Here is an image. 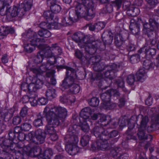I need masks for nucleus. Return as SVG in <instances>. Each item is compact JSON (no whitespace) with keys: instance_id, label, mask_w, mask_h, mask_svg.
Returning a JSON list of instances; mask_svg holds the SVG:
<instances>
[{"instance_id":"obj_1","label":"nucleus","mask_w":159,"mask_h":159,"mask_svg":"<svg viewBox=\"0 0 159 159\" xmlns=\"http://www.w3.org/2000/svg\"><path fill=\"white\" fill-rule=\"evenodd\" d=\"M81 2L76 5L75 11H70V18L74 22H76L81 17L89 20L95 16L94 4L93 0H80Z\"/></svg>"},{"instance_id":"obj_2","label":"nucleus","mask_w":159,"mask_h":159,"mask_svg":"<svg viewBox=\"0 0 159 159\" xmlns=\"http://www.w3.org/2000/svg\"><path fill=\"white\" fill-rule=\"evenodd\" d=\"M67 111L64 107H52L48 105L44 109L43 115L46 118L48 124L57 126L66 117Z\"/></svg>"},{"instance_id":"obj_3","label":"nucleus","mask_w":159,"mask_h":159,"mask_svg":"<svg viewBox=\"0 0 159 159\" xmlns=\"http://www.w3.org/2000/svg\"><path fill=\"white\" fill-rule=\"evenodd\" d=\"M77 127L76 125L70 126L65 138V141L67 142L65 146V150L70 155H75L77 152L76 144L79 140L76 130Z\"/></svg>"},{"instance_id":"obj_4","label":"nucleus","mask_w":159,"mask_h":159,"mask_svg":"<svg viewBox=\"0 0 159 159\" xmlns=\"http://www.w3.org/2000/svg\"><path fill=\"white\" fill-rule=\"evenodd\" d=\"M92 132L96 137L99 138L96 141L95 149L104 150L107 146V142L103 141L106 139V137L108 134L107 129L102 126H95L93 129Z\"/></svg>"},{"instance_id":"obj_5","label":"nucleus","mask_w":159,"mask_h":159,"mask_svg":"<svg viewBox=\"0 0 159 159\" xmlns=\"http://www.w3.org/2000/svg\"><path fill=\"white\" fill-rule=\"evenodd\" d=\"M141 119L140 124L138 125L137 135L139 138L141 140L149 139V141H151L152 136L146 133L147 124L149 121L148 117L147 116L141 115Z\"/></svg>"},{"instance_id":"obj_6","label":"nucleus","mask_w":159,"mask_h":159,"mask_svg":"<svg viewBox=\"0 0 159 159\" xmlns=\"http://www.w3.org/2000/svg\"><path fill=\"white\" fill-rule=\"evenodd\" d=\"M66 74L68 76L63 80L61 86L65 89H70L74 83L75 76V71L72 68L67 67Z\"/></svg>"},{"instance_id":"obj_7","label":"nucleus","mask_w":159,"mask_h":159,"mask_svg":"<svg viewBox=\"0 0 159 159\" xmlns=\"http://www.w3.org/2000/svg\"><path fill=\"white\" fill-rule=\"evenodd\" d=\"M149 23L145 22L143 23V33L149 37L151 34H152L157 29L159 24L152 19L149 20Z\"/></svg>"},{"instance_id":"obj_8","label":"nucleus","mask_w":159,"mask_h":159,"mask_svg":"<svg viewBox=\"0 0 159 159\" xmlns=\"http://www.w3.org/2000/svg\"><path fill=\"white\" fill-rule=\"evenodd\" d=\"M56 60L54 59V62L48 60L46 64H42L39 67L31 68L30 70L36 75H41L43 73L50 70L53 65L56 62Z\"/></svg>"},{"instance_id":"obj_9","label":"nucleus","mask_w":159,"mask_h":159,"mask_svg":"<svg viewBox=\"0 0 159 159\" xmlns=\"http://www.w3.org/2000/svg\"><path fill=\"white\" fill-rule=\"evenodd\" d=\"M104 43L98 41L93 42L91 43H89L87 44L85 47V49L86 54L85 56H91L94 54L96 52L97 48L102 49L100 46Z\"/></svg>"},{"instance_id":"obj_10","label":"nucleus","mask_w":159,"mask_h":159,"mask_svg":"<svg viewBox=\"0 0 159 159\" xmlns=\"http://www.w3.org/2000/svg\"><path fill=\"white\" fill-rule=\"evenodd\" d=\"M22 2L17 7L18 16L21 17L26 11L31 8L32 4V0H21Z\"/></svg>"},{"instance_id":"obj_11","label":"nucleus","mask_w":159,"mask_h":159,"mask_svg":"<svg viewBox=\"0 0 159 159\" xmlns=\"http://www.w3.org/2000/svg\"><path fill=\"white\" fill-rule=\"evenodd\" d=\"M59 46L57 43L52 44L51 47L47 44H39L38 46L39 49H41L43 50L46 51L44 52L45 55L48 57H51L53 56V54L52 51H53L55 53H57V47Z\"/></svg>"},{"instance_id":"obj_12","label":"nucleus","mask_w":159,"mask_h":159,"mask_svg":"<svg viewBox=\"0 0 159 159\" xmlns=\"http://www.w3.org/2000/svg\"><path fill=\"white\" fill-rule=\"evenodd\" d=\"M139 53L145 54V57L147 59H151L155 55L156 49L154 47H149L147 45L140 48L138 51Z\"/></svg>"},{"instance_id":"obj_13","label":"nucleus","mask_w":159,"mask_h":159,"mask_svg":"<svg viewBox=\"0 0 159 159\" xmlns=\"http://www.w3.org/2000/svg\"><path fill=\"white\" fill-rule=\"evenodd\" d=\"M27 32L24 33L22 34V36L23 37L28 39V42L27 43H25L24 42V50L28 53H31L35 49V46H37L36 42L34 41V39L33 38H28L26 34Z\"/></svg>"},{"instance_id":"obj_14","label":"nucleus","mask_w":159,"mask_h":159,"mask_svg":"<svg viewBox=\"0 0 159 159\" xmlns=\"http://www.w3.org/2000/svg\"><path fill=\"white\" fill-rule=\"evenodd\" d=\"M119 67V66H118L115 64L107 66L106 69L107 71L104 74V76L111 80L115 77V73L118 70V68Z\"/></svg>"},{"instance_id":"obj_15","label":"nucleus","mask_w":159,"mask_h":159,"mask_svg":"<svg viewBox=\"0 0 159 159\" xmlns=\"http://www.w3.org/2000/svg\"><path fill=\"white\" fill-rule=\"evenodd\" d=\"M46 133L41 129H39L35 131V140H33V142L36 144L43 143L46 138Z\"/></svg>"},{"instance_id":"obj_16","label":"nucleus","mask_w":159,"mask_h":159,"mask_svg":"<svg viewBox=\"0 0 159 159\" xmlns=\"http://www.w3.org/2000/svg\"><path fill=\"white\" fill-rule=\"evenodd\" d=\"M9 148L11 151H13L16 153H20V154H23L28 152L26 150L27 148L26 147H24V145H21L20 143H12L9 146Z\"/></svg>"},{"instance_id":"obj_17","label":"nucleus","mask_w":159,"mask_h":159,"mask_svg":"<svg viewBox=\"0 0 159 159\" xmlns=\"http://www.w3.org/2000/svg\"><path fill=\"white\" fill-rule=\"evenodd\" d=\"M111 153L115 158H119L120 159H127L128 157V155L126 153H124L120 148H116L112 149Z\"/></svg>"},{"instance_id":"obj_18","label":"nucleus","mask_w":159,"mask_h":159,"mask_svg":"<svg viewBox=\"0 0 159 159\" xmlns=\"http://www.w3.org/2000/svg\"><path fill=\"white\" fill-rule=\"evenodd\" d=\"M68 93L64 94L60 97V102L63 103H70L75 101V98L72 95H70Z\"/></svg>"},{"instance_id":"obj_19","label":"nucleus","mask_w":159,"mask_h":159,"mask_svg":"<svg viewBox=\"0 0 159 159\" xmlns=\"http://www.w3.org/2000/svg\"><path fill=\"white\" fill-rule=\"evenodd\" d=\"M39 26L42 29H58L60 28V25L56 22L48 23L45 22H42L40 24Z\"/></svg>"},{"instance_id":"obj_20","label":"nucleus","mask_w":159,"mask_h":159,"mask_svg":"<svg viewBox=\"0 0 159 159\" xmlns=\"http://www.w3.org/2000/svg\"><path fill=\"white\" fill-rule=\"evenodd\" d=\"M26 36L28 38H33L34 39V41L36 42L37 45H38V42L45 43L46 40L44 39H40L37 37V34L36 33L34 32L29 31L27 32Z\"/></svg>"},{"instance_id":"obj_21","label":"nucleus","mask_w":159,"mask_h":159,"mask_svg":"<svg viewBox=\"0 0 159 159\" xmlns=\"http://www.w3.org/2000/svg\"><path fill=\"white\" fill-rule=\"evenodd\" d=\"M119 134V132L117 130H114L110 133L108 131V134H107L106 137V139L103 140V141H107V146L104 150H106L109 146V144L111 143L110 141V139L111 138H113L117 136Z\"/></svg>"},{"instance_id":"obj_22","label":"nucleus","mask_w":159,"mask_h":159,"mask_svg":"<svg viewBox=\"0 0 159 159\" xmlns=\"http://www.w3.org/2000/svg\"><path fill=\"white\" fill-rule=\"evenodd\" d=\"M8 113L6 110L2 111L1 112L0 116V133H1L6 128V125L4 124V119L6 118Z\"/></svg>"},{"instance_id":"obj_23","label":"nucleus","mask_w":159,"mask_h":159,"mask_svg":"<svg viewBox=\"0 0 159 159\" xmlns=\"http://www.w3.org/2000/svg\"><path fill=\"white\" fill-rule=\"evenodd\" d=\"M84 37V35L80 32L75 33L72 36V39L78 43L80 47H82L83 44H81L82 39Z\"/></svg>"},{"instance_id":"obj_24","label":"nucleus","mask_w":159,"mask_h":159,"mask_svg":"<svg viewBox=\"0 0 159 159\" xmlns=\"http://www.w3.org/2000/svg\"><path fill=\"white\" fill-rule=\"evenodd\" d=\"M85 57L89 64L93 65L94 66L95 64L100 62L101 59V57L99 56L93 57H91V56H86Z\"/></svg>"},{"instance_id":"obj_25","label":"nucleus","mask_w":159,"mask_h":159,"mask_svg":"<svg viewBox=\"0 0 159 159\" xmlns=\"http://www.w3.org/2000/svg\"><path fill=\"white\" fill-rule=\"evenodd\" d=\"M39 49L40 50V51L37 53L36 56L34 57V62L37 64L41 62L44 57H48L45 55L44 52H46V51L43 50L41 49Z\"/></svg>"},{"instance_id":"obj_26","label":"nucleus","mask_w":159,"mask_h":159,"mask_svg":"<svg viewBox=\"0 0 159 159\" xmlns=\"http://www.w3.org/2000/svg\"><path fill=\"white\" fill-rule=\"evenodd\" d=\"M136 81L142 82L146 78V72L143 68L139 70L136 74Z\"/></svg>"},{"instance_id":"obj_27","label":"nucleus","mask_w":159,"mask_h":159,"mask_svg":"<svg viewBox=\"0 0 159 159\" xmlns=\"http://www.w3.org/2000/svg\"><path fill=\"white\" fill-rule=\"evenodd\" d=\"M10 140L3 137H0V146L3 149L7 150L9 148Z\"/></svg>"},{"instance_id":"obj_28","label":"nucleus","mask_w":159,"mask_h":159,"mask_svg":"<svg viewBox=\"0 0 159 159\" xmlns=\"http://www.w3.org/2000/svg\"><path fill=\"white\" fill-rule=\"evenodd\" d=\"M152 111H155L156 114H153L152 117V121L154 123L159 124V106L152 108Z\"/></svg>"},{"instance_id":"obj_29","label":"nucleus","mask_w":159,"mask_h":159,"mask_svg":"<svg viewBox=\"0 0 159 159\" xmlns=\"http://www.w3.org/2000/svg\"><path fill=\"white\" fill-rule=\"evenodd\" d=\"M156 65L151 60L147 59L144 61L143 67L144 69L146 70H152Z\"/></svg>"},{"instance_id":"obj_30","label":"nucleus","mask_w":159,"mask_h":159,"mask_svg":"<svg viewBox=\"0 0 159 159\" xmlns=\"http://www.w3.org/2000/svg\"><path fill=\"white\" fill-rule=\"evenodd\" d=\"M110 90H107L106 92L102 93L100 95V98L102 101V103L103 105L110 101L111 94L110 92H108Z\"/></svg>"},{"instance_id":"obj_31","label":"nucleus","mask_w":159,"mask_h":159,"mask_svg":"<svg viewBox=\"0 0 159 159\" xmlns=\"http://www.w3.org/2000/svg\"><path fill=\"white\" fill-rule=\"evenodd\" d=\"M45 95L49 100L52 99L57 96L55 90L52 88L48 89L46 92Z\"/></svg>"},{"instance_id":"obj_32","label":"nucleus","mask_w":159,"mask_h":159,"mask_svg":"<svg viewBox=\"0 0 159 159\" xmlns=\"http://www.w3.org/2000/svg\"><path fill=\"white\" fill-rule=\"evenodd\" d=\"M127 14L131 16H136L139 13V10L137 7H131L127 11Z\"/></svg>"},{"instance_id":"obj_33","label":"nucleus","mask_w":159,"mask_h":159,"mask_svg":"<svg viewBox=\"0 0 159 159\" xmlns=\"http://www.w3.org/2000/svg\"><path fill=\"white\" fill-rule=\"evenodd\" d=\"M43 117L42 116L41 113H39L37 115V118L34 120L33 122L34 125L37 127L42 126L43 124Z\"/></svg>"},{"instance_id":"obj_34","label":"nucleus","mask_w":159,"mask_h":159,"mask_svg":"<svg viewBox=\"0 0 159 159\" xmlns=\"http://www.w3.org/2000/svg\"><path fill=\"white\" fill-rule=\"evenodd\" d=\"M115 34L118 35V37L119 39H120L124 43L129 38V35L128 32L124 30L121 31L119 33H116Z\"/></svg>"},{"instance_id":"obj_35","label":"nucleus","mask_w":159,"mask_h":159,"mask_svg":"<svg viewBox=\"0 0 159 159\" xmlns=\"http://www.w3.org/2000/svg\"><path fill=\"white\" fill-rule=\"evenodd\" d=\"M38 99L37 94L36 92H34L32 94H30V102L32 106L37 105Z\"/></svg>"},{"instance_id":"obj_36","label":"nucleus","mask_w":159,"mask_h":159,"mask_svg":"<svg viewBox=\"0 0 159 159\" xmlns=\"http://www.w3.org/2000/svg\"><path fill=\"white\" fill-rule=\"evenodd\" d=\"M106 66L103 63L100 61L94 64L93 66V69L95 71L99 72L106 69Z\"/></svg>"},{"instance_id":"obj_37","label":"nucleus","mask_w":159,"mask_h":159,"mask_svg":"<svg viewBox=\"0 0 159 159\" xmlns=\"http://www.w3.org/2000/svg\"><path fill=\"white\" fill-rule=\"evenodd\" d=\"M68 91V93L69 94L71 93L77 94L78 93L80 90V87L77 84L74 83L72 86V87L70 88Z\"/></svg>"},{"instance_id":"obj_38","label":"nucleus","mask_w":159,"mask_h":159,"mask_svg":"<svg viewBox=\"0 0 159 159\" xmlns=\"http://www.w3.org/2000/svg\"><path fill=\"white\" fill-rule=\"evenodd\" d=\"M38 34L40 36L45 38H48L51 36V33L46 29L39 30Z\"/></svg>"},{"instance_id":"obj_39","label":"nucleus","mask_w":159,"mask_h":159,"mask_svg":"<svg viewBox=\"0 0 159 159\" xmlns=\"http://www.w3.org/2000/svg\"><path fill=\"white\" fill-rule=\"evenodd\" d=\"M30 152L33 153L34 157H38L41 153V149L39 146H34L31 149Z\"/></svg>"},{"instance_id":"obj_40","label":"nucleus","mask_w":159,"mask_h":159,"mask_svg":"<svg viewBox=\"0 0 159 159\" xmlns=\"http://www.w3.org/2000/svg\"><path fill=\"white\" fill-rule=\"evenodd\" d=\"M129 29L132 33L136 35L140 33L139 24L134 26H129Z\"/></svg>"},{"instance_id":"obj_41","label":"nucleus","mask_w":159,"mask_h":159,"mask_svg":"<svg viewBox=\"0 0 159 159\" xmlns=\"http://www.w3.org/2000/svg\"><path fill=\"white\" fill-rule=\"evenodd\" d=\"M56 1L55 3H52L50 6V9L52 11L55 13H57L59 12L61 10V6L58 4H56Z\"/></svg>"},{"instance_id":"obj_42","label":"nucleus","mask_w":159,"mask_h":159,"mask_svg":"<svg viewBox=\"0 0 159 159\" xmlns=\"http://www.w3.org/2000/svg\"><path fill=\"white\" fill-rule=\"evenodd\" d=\"M73 22L71 19L70 18V17H63L62 19L61 24L64 26H67L72 25Z\"/></svg>"},{"instance_id":"obj_43","label":"nucleus","mask_w":159,"mask_h":159,"mask_svg":"<svg viewBox=\"0 0 159 159\" xmlns=\"http://www.w3.org/2000/svg\"><path fill=\"white\" fill-rule=\"evenodd\" d=\"M142 23V21L141 18L136 16H133V17L130 20L129 26L131 25L134 26L137 25H139Z\"/></svg>"},{"instance_id":"obj_44","label":"nucleus","mask_w":159,"mask_h":159,"mask_svg":"<svg viewBox=\"0 0 159 159\" xmlns=\"http://www.w3.org/2000/svg\"><path fill=\"white\" fill-rule=\"evenodd\" d=\"M9 150H11L10 148L7 151L3 149V152L0 156V159H11V155L8 152Z\"/></svg>"},{"instance_id":"obj_45","label":"nucleus","mask_w":159,"mask_h":159,"mask_svg":"<svg viewBox=\"0 0 159 159\" xmlns=\"http://www.w3.org/2000/svg\"><path fill=\"white\" fill-rule=\"evenodd\" d=\"M90 138L89 136L87 134L84 135L81 138L80 143L83 147L86 146L88 144Z\"/></svg>"},{"instance_id":"obj_46","label":"nucleus","mask_w":159,"mask_h":159,"mask_svg":"<svg viewBox=\"0 0 159 159\" xmlns=\"http://www.w3.org/2000/svg\"><path fill=\"white\" fill-rule=\"evenodd\" d=\"M87 122L85 121L80 122V126L82 130L84 132H87L89 130V126Z\"/></svg>"},{"instance_id":"obj_47","label":"nucleus","mask_w":159,"mask_h":159,"mask_svg":"<svg viewBox=\"0 0 159 159\" xmlns=\"http://www.w3.org/2000/svg\"><path fill=\"white\" fill-rule=\"evenodd\" d=\"M7 13H10L12 17H16L18 16L17 12V7L16 6H13L12 8L10 7L6 11Z\"/></svg>"},{"instance_id":"obj_48","label":"nucleus","mask_w":159,"mask_h":159,"mask_svg":"<svg viewBox=\"0 0 159 159\" xmlns=\"http://www.w3.org/2000/svg\"><path fill=\"white\" fill-rule=\"evenodd\" d=\"M89 115V113L80 112V117L79 119L80 122H82L84 121H89L88 119Z\"/></svg>"},{"instance_id":"obj_49","label":"nucleus","mask_w":159,"mask_h":159,"mask_svg":"<svg viewBox=\"0 0 159 159\" xmlns=\"http://www.w3.org/2000/svg\"><path fill=\"white\" fill-rule=\"evenodd\" d=\"M1 32H0V36H4L7 35L9 33H13L14 32V30L12 28H10L9 30L7 28H2V30H1Z\"/></svg>"},{"instance_id":"obj_50","label":"nucleus","mask_w":159,"mask_h":159,"mask_svg":"<svg viewBox=\"0 0 159 159\" xmlns=\"http://www.w3.org/2000/svg\"><path fill=\"white\" fill-rule=\"evenodd\" d=\"M81 41V44H83V45L82 47H80V48H84L87 44H89V43H91L93 42L90 40L89 37L87 35H84V37L82 39Z\"/></svg>"},{"instance_id":"obj_51","label":"nucleus","mask_w":159,"mask_h":159,"mask_svg":"<svg viewBox=\"0 0 159 159\" xmlns=\"http://www.w3.org/2000/svg\"><path fill=\"white\" fill-rule=\"evenodd\" d=\"M128 129L127 131V133L128 134V137L127 138L129 139H134V137L133 136H132L130 138V132L131 131V130L133 129L134 127V123H131L129 121V122H128Z\"/></svg>"},{"instance_id":"obj_52","label":"nucleus","mask_w":159,"mask_h":159,"mask_svg":"<svg viewBox=\"0 0 159 159\" xmlns=\"http://www.w3.org/2000/svg\"><path fill=\"white\" fill-rule=\"evenodd\" d=\"M56 127L52 126L51 125H49V124H47L45 129V132L49 134L54 133L56 132L54 129V127Z\"/></svg>"},{"instance_id":"obj_53","label":"nucleus","mask_w":159,"mask_h":159,"mask_svg":"<svg viewBox=\"0 0 159 159\" xmlns=\"http://www.w3.org/2000/svg\"><path fill=\"white\" fill-rule=\"evenodd\" d=\"M16 134L12 130H10L8 133V135L9 137V139L10 140V145L13 143V141L16 138Z\"/></svg>"},{"instance_id":"obj_54","label":"nucleus","mask_w":159,"mask_h":159,"mask_svg":"<svg viewBox=\"0 0 159 159\" xmlns=\"http://www.w3.org/2000/svg\"><path fill=\"white\" fill-rule=\"evenodd\" d=\"M37 89H37L33 82L28 84V92L29 94H32L33 93L36 92L35 91Z\"/></svg>"},{"instance_id":"obj_55","label":"nucleus","mask_w":159,"mask_h":159,"mask_svg":"<svg viewBox=\"0 0 159 159\" xmlns=\"http://www.w3.org/2000/svg\"><path fill=\"white\" fill-rule=\"evenodd\" d=\"M89 104L93 107H96L98 106L99 101L97 98L93 97L89 102Z\"/></svg>"},{"instance_id":"obj_56","label":"nucleus","mask_w":159,"mask_h":159,"mask_svg":"<svg viewBox=\"0 0 159 159\" xmlns=\"http://www.w3.org/2000/svg\"><path fill=\"white\" fill-rule=\"evenodd\" d=\"M12 2V0H0V10H1L7 5Z\"/></svg>"},{"instance_id":"obj_57","label":"nucleus","mask_w":159,"mask_h":159,"mask_svg":"<svg viewBox=\"0 0 159 159\" xmlns=\"http://www.w3.org/2000/svg\"><path fill=\"white\" fill-rule=\"evenodd\" d=\"M116 106V103L108 102L104 105V107L107 109H112L115 108Z\"/></svg>"},{"instance_id":"obj_58","label":"nucleus","mask_w":159,"mask_h":159,"mask_svg":"<svg viewBox=\"0 0 159 159\" xmlns=\"http://www.w3.org/2000/svg\"><path fill=\"white\" fill-rule=\"evenodd\" d=\"M33 83L34 84L36 87L37 88V89L41 88L43 84L42 80L37 78H36L35 81Z\"/></svg>"},{"instance_id":"obj_59","label":"nucleus","mask_w":159,"mask_h":159,"mask_svg":"<svg viewBox=\"0 0 159 159\" xmlns=\"http://www.w3.org/2000/svg\"><path fill=\"white\" fill-rule=\"evenodd\" d=\"M52 12V11H45L43 14V16L46 19L52 20L53 17V14Z\"/></svg>"},{"instance_id":"obj_60","label":"nucleus","mask_w":159,"mask_h":159,"mask_svg":"<svg viewBox=\"0 0 159 159\" xmlns=\"http://www.w3.org/2000/svg\"><path fill=\"white\" fill-rule=\"evenodd\" d=\"M118 35H115L114 40L116 46L118 48H121L124 42L122 41L118 37Z\"/></svg>"},{"instance_id":"obj_61","label":"nucleus","mask_w":159,"mask_h":159,"mask_svg":"<svg viewBox=\"0 0 159 159\" xmlns=\"http://www.w3.org/2000/svg\"><path fill=\"white\" fill-rule=\"evenodd\" d=\"M116 82L118 87H120L125 91L124 82L122 78L120 77L117 80Z\"/></svg>"},{"instance_id":"obj_62","label":"nucleus","mask_w":159,"mask_h":159,"mask_svg":"<svg viewBox=\"0 0 159 159\" xmlns=\"http://www.w3.org/2000/svg\"><path fill=\"white\" fill-rule=\"evenodd\" d=\"M123 0H115L111 2L113 7H116L117 9L120 8L122 5Z\"/></svg>"},{"instance_id":"obj_63","label":"nucleus","mask_w":159,"mask_h":159,"mask_svg":"<svg viewBox=\"0 0 159 159\" xmlns=\"http://www.w3.org/2000/svg\"><path fill=\"white\" fill-rule=\"evenodd\" d=\"M53 152L52 149L49 148L46 149L44 152L43 157L49 158L52 155Z\"/></svg>"},{"instance_id":"obj_64","label":"nucleus","mask_w":159,"mask_h":159,"mask_svg":"<svg viewBox=\"0 0 159 159\" xmlns=\"http://www.w3.org/2000/svg\"><path fill=\"white\" fill-rule=\"evenodd\" d=\"M28 108L26 106L22 107L20 112V116L22 117H25L28 114Z\"/></svg>"}]
</instances>
